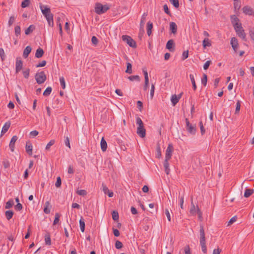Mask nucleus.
Returning a JSON list of instances; mask_svg holds the SVG:
<instances>
[{
    "label": "nucleus",
    "mask_w": 254,
    "mask_h": 254,
    "mask_svg": "<svg viewBox=\"0 0 254 254\" xmlns=\"http://www.w3.org/2000/svg\"><path fill=\"white\" fill-rule=\"evenodd\" d=\"M52 91V88L51 87H48L43 93V95L45 96H49Z\"/></svg>",
    "instance_id": "nucleus-43"
},
{
    "label": "nucleus",
    "mask_w": 254,
    "mask_h": 254,
    "mask_svg": "<svg viewBox=\"0 0 254 254\" xmlns=\"http://www.w3.org/2000/svg\"><path fill=\"white\" fill-rule=\"evenodd\" d=\"M153 28V24L150 22H148L147 24V33L149 36L152 33V29Z\"/></svg>",
    "instance_id": "nucleus-26"
},
{
    "label": "nucleus",
    "mask_w": 254,
    "mask_h": 254,
    "mask_svg": "<svg viewBox=\"0 0 254 254\" xmlns=\"http://www.w3.org/2000/svg\"><path fill=\"white\" fill-rule=\"evenodd\" d=\"M181 97V94L179 95L178 96L175 94L172 96L171 102L173 106H175L178 103Z\"/></svg>",
    "instance_id": "nucleus-18"
},
{
    "label": "nucleus",
    "mask_w": 254,
    "mask_h": 254,
    "mask_svg": "<svg viewBox=\"0 0 254 254\" xmlns=\"http://www.w3.org/2000/svg\"><path fill=\"white\" fill-rule=\"evenodd\" d=\"M32 48L30 46H27L24 50L23 57L24 58H27L29 54L31 52Z\"/></svg>",
    "instance_id": "nucleus-20"
},
{
    "label": "nucleus",
    "mask_w": 254,
    "mask_h": 254,
    "mask_svg": "<svg viewBox=\"0 0 254 254\" xmlns=\"http://www.w3.org/2000/svg\"><path fill=\"white\" fill-rule=\"evenodd\" d=\"M241 107V102L239 100H238L236 104V110H235V114H237L239 112Z\"/></svg>",
    "instance_id": "nucleus-59"
},
{
    "label": "nucleus",
    "mask_w": 254,
    "mask_h": 254,
    "mask_svg": "<svg viewBox=\"0 0 254 254\" xmlns=\"http://www.w3.org/2000/svg\"><path fill=\"white\" fill-rule=\"evenodd\" d=\"M234 5L235 9H239L241 7L240 1L238 0H234Z\"/></svg>",
    "instance_id": "nucleus-48"
},
{
    "label": "nucleus",
    "mask_w": 254,
    "mask_h": 254,
    "mask_svg": "<svg viewBox=\"0 0 254 254\" xmlns=\"http://www.w3.org/2000/svg\"><path fill=\"white\" fill-rule=\"evenodd\" d=\"M190 79L191 80V83L192 85V88H193V90L195 91L196 89V85L195 83L194 76L192 74H190Z\"/></svg>",
    "instance_id": "nucleus-30"
},
{
    "label": "nucleus",
    "mask_w": 254,
    "mask_h": 254,
    "mask_svg": "<svg viewBox=\"0 0 254 254\" xmlns=\"http://www.w3.org/2000/svg\"><path fill=\"white\" fill-rule=\"evenodd\" d=\"M55 142V140H51L47 144L46 146V150H49L51 146L54 144Z\"/></svg>",
    "instance_id": "nucleus-52"
},
{
    "label": "nucleus",
    "mask_w": 254,
    "mask_h": 254,
    "mask_svg": "<svg viewBox=\"0 0 254 254\" xmlns=\"http://www.w3.org/2000/svg\"><path fill=\"white\" fill-rule=\"evenodd\" d=\"M35 26L34 25H31L25 30V34L27 35H29L35 30Z\"/></svg>",
    "instance_id": "nucleus-24"
},
{
    "label": "nucleus",
    "mask_w": 254,
    "mask_h": 254,
    "mask_svg": "<svg viewBox=\"0 0 254 254\" xmlns=\"http://www.w3.org/2000/svg\"><path fill=\"white\" fill-rule=\"evenodd\" d=\"M52 205L49 201H47L44 204V212L46 214H49L51 212Z\"/></svg>",
    "instance_id": "nucleus-15"
},
{
    "label": "nucleus",
    "mask_w": 254,
    "mask_h": 254,
    "mask_svg": "<svg viewBox=\"0 0 254 254\" xmlns=\"http://www.w3.org/2000/svg\"><path fill=\"white\" fill-rule=\"evenodd\" d=\"M79 225L81 232H84L85 231V222L84 219L82 217L79 220Z\"/></svg>",
    "instance_id": "nucleus-33"
},
{
    "label": "nucleus",
    "mask_w": 254,
    "mask_h": 254,
    "mask_svg": "<svg viewBox=\"0 0 254 254\" xmlns=\"http://www.w3.org/2000/svg\"><path fill=\"white\" fill-rule=\"evenodd\" d=\"M15 19V17L13 15L11 16L8 22V24L9 26H11L13 23Z\"/></svg>",
    "instance_id": "nucleus-58"
},
{
    "label": "nucleus",
    "mask_w": 254,
    "mask_h": 254,
    "mask_svg": "<svg viewBox=\"0 0 254 254\" xmlns=\"http://www.w3.org/2000/svg\"><path fill=\"white\" fill-rule=\"evenodd\" d=\"M15 34L16 36H18L21 33V28L20 26L17 25L14 28Z\"/></svg>",
    "instance_id": "nucleus-45"
},
{
    "label": "nucleus",
    "mask_w": 254,
    "mask_h": 254,
    "mask_svg": "<svg viewBox=\"0 0 254 254\" xmlns=\"http://www.w3.org/2000/svg\"><path fill=\"white\" fill-rule=\"evenodd\" d=\"M237 219V217L236 216H234V217H233L232 218H231V219L228 222L227 226H229L231 225H232L233 223H234L236 221Z\"/></svg>",
    "instance_id": "nucleus-56"
},
{
    "label": "nucleus",
    "mask_w": 254,
    "mask_h": 254,
    "mask_svg": "<svg viewBox=\"0 0 254 254\" xmlns=\"http://www.w3.org/2000/svg\"><path fill=\"white\" fill-rule=\"evenodd\" d=\"M17 136L16 135H14L12 136V137L11 139V140L10 141L9 146V148L12 152L14 151V144L16 142V141L17 140Z\"/></svg>",
    "instance_id": "nucleus-14"
},
{
    "label": "nucleus",
    "mask_w": 254,
    "mask_h": 254,
    "mask_svg": "<svg viewBox=\"0 0 254 254\" xmlns=\"http://www.w3.org/2000/svg\"><path fill=\"white\" fill-rule=\"evenodd\" d=\"M254 192L253 189H246L244 193V196L245 197H248L251 196Z\"/></svg>",
    "instance_id": "nucleus-35"
},
{
    "label": "nucleus",
    "mask_w": 254,
    "mask_h": 254,
    "mask_svg": "<svg viewBox=\"0 0 254 254\" xmlns=\"http://www.w3.org/2000/svg\"><path fill=\"white\" fill-rule=\"evenodd\" d=\"M242 10L243 12L246 15H254V12L253 11V9L249 6H244Z\"/></svg>",
    "instance_id": "nucleus-12"
},
{
    "label": "nucleus",
    "mask_w": 254,
    "mask_h": 254,
    "mask_svg": "<svg viewBox=\"0 0 254 254\" xmlns=\"http://www.w3.org/2000/svg\"><path fill=\"white\" fill-rule=\"evenodd\" d=\"M163 165L165 168V171L166 173L168 175L170 173V168H169V160H165Z\"/></svg>",
    "instance_id": "nucleus-25"
},
{
    "label": "nucleus",
    "mask_w": 254,
    "mask_h": 254,
    "mask_svg": "<svg viewBox=\"0 0 254 254\" xmlns=\"http://www.w3.org/2000/svg\"><path fill=\"white\" fill-rule=\"evenodd\" d=\"M231 44L234 51L235 52H237L239 45L237 39L235 37L232 38L231 40Z\"/></svg>",
    "instance_id": "nucleus-11"
},
{
    "label": "nucleus",
    "mask_w": 254,
    "mask_h": 254,
    "mask_svg": "<svg viewBox=\"0 0 254 254\" xmlns=\"http://www.w3.org/2000/svg\"><path fill=\"white\" fill-rule=\"evenodd\" d=\"M112 218L114 221L119 220V214L117 211H113L112 213Z\"/></svg>",
    "instance_id": "nucleus-41"
},
{
    "label": "nucleus",
    "mask_w": 254,
    "mask_h": 254,
    "mask_svg": "<svg viewBox=\"0 0 254 254\" xmlns=\"http://www.w3.org/2000/svg\"><path fill=\"white\" fill-rule=\"evenodd\" d=\"M60 217H61V215L59 213H56L55 214V219L54 220L53 224V225H55L59 222Z\"/></svg>",
    "instance_id": "nucleus-38"
},
{
    "label": "nucleus",
    "mask_w": 254,
    "mask_h": 254,
    "mask_svg": "<svg viewBox=\"0 0 254 254\" xmlns=\"http://www.w3.org/2000/svg\"><path fill=\"white\" fill-rule=\"evenodd\" d=\"M231 20L234 28L237 26H240V25L242 24L240 22L239 19L235 15H232L231 16Z\"/></svg>",
    "instance_id": "nucleus-9"
},
{
    "label": "nucleus",
    "mask_w": 254,
    "mask_h": 254,
    "mask_svg": "<svg viewBox=\"0 0 254 254\" xmlns=\"http://www.w3.org/2000/svg\"><path fill=\"white\" fill-rule=\"evenodd\" d=\"M188 56H189V51L187 50V51H184V52L183 53V54H182V59L183 60H185V59H186L187 58H188Z\"/></svg>",
    "instance_id": "nucleus-62"
},
{
    "label": "nucleus",
    "mask_w": 254,
    "mask_h": 254,
    "mask_svg": "<svg viewBox=\"0 0 254 254\" xmlns=\"http://www.w3.org/2000/svg\"><path fill=\"white\" fill-rule=\"evenodd\" d=\"M211 63V61H207L203 65V68L204 70H206L208 68L210 64Z\"/></svg>",
    "instance_id": "nucleus-64"
},
{
    "label": "nucleus",
    "mask_w": 254,
    "mask_h": 254,
    "mask_svg": "<svg viewBox=\"0 0 254 254\" xmlns=\"http://www.w3.org/2000/svg\"><path fill=\"white\" fill-rule=\"evenodd\" d=\"M123 245L122 243L119 241H117L115 243V247L117 249H120L122 248Z\"/></svg>",
    "instance_id": "nucleus-53"
},
{
    "label": "nucleus",
    "mask_w": 254,
    "mask_h": 254,
    "mask_svg": "<svg viewBox=\"0 0 254 254\" xmlns=\"http://www.w3.org/2000/svg\"><path fill=\"white\" fill-rule=\"evenodd\" d=\"M36 82L39 84L43 83L46 80V75L44 71L37 72L35 76Z\"/></svg>",
    "instance_id": "nucleus-2"
},
{
    "label": "nucleus",
    "mask_w": 254,
    "mask_h": 254,
    "mask_svg": "<svg viewBox=\"0 0 254 254\" xmlns=\"http://www.w3.org/2000/svg\"><path fill=\"white\" fill-rule=\"evenodd\" d=\"M14 204V202L12 199L9 200L5 204V208L9 209L12 207Z\"/></svg>",
    "instance_id": "nucleus-36"
},
{
    "label": "nucleus",
    "mask_w": 254,
    "mask_h": 254,
    "mask_svg": "<svg viewBox=\"0 0 254 254\" xmlns=\"http://www.w3.org/2000/svg\"><path fill=\"white\" fill-rule=\"evenodd\" d=\"M136 133L140 137H144L146 135V130L144 126L138 127H137Z\"/></svg>",
    "instance_id": "nucleus-8"
},
{
    "label": "nucleus",
    "mask_w": 254,
    "mask_h": 254,
    "mask_svg": "<svg viewBox=\"0 0 254 254\" xmlns=\"http://www.w3.org/2000/svg\"><path fill=\"white\" fill-rule=\"evenodd\" d=\"M10 123L9 122H6L4 126L2 127V130H1V134L2 133H5L9 129L10 127Z\"/></svg>",
    "instance_id": "nucleus-28"
},
{
    "label": "nucleus",
    "mask_w": 254,
    "mask_h": 254,
    "mask_svg": "<svg viewBox=\"0 0 254 254\" xmlns=\"http://www.w3.org/2000/svg\"><path fill=\"white\" fill-rule=\"evenodd\" d=\"M23 66V63L21 60H19L18 59H16V63H15V71L16 73L19 72Z\"/></svg>",
    "instance_id": "nucleus-13"
},
{
    "label": "nucleus",
    "mask_w": 254,
    "mask_h": 254,
    "mask_svg": "<svg viewBox=\"0 0 254 254\" xmlns=\"http://www.w3.org/2000/svg\"><path fill=\"white\" fill-rule=\"evenodd\" d=\"M60 82L62 88L64 89L65 88V83L64 77L62 76L60 78Z\"/></svg>",
    "instance_id": "nucleus-50"
},
{
    "label": "nucleus",
    "mask_w": 254,
    "mask_h": 254,
    "mask_svg": "<svg viewBox=\"0 0 254 254\" xmlns=\"http://www.w3.org/2000/svg\"><path fill=\"white\" fill-rule=\"evenodd\" d=\"M5 214L6 219L9 220L13 215V212L12 210H7L5 211Z\"/></svg>",
    "instance_id": "nucleus-32"
},
{
    "label": "nucleus",
    "mask_w": 254,
    "mask_h": 254,
    "mask_svg": "<svg viewBox=\"0 0 254 254\" xmlns=\"http://www.w3.org/2000/svg\"><path fill=\"white\" fill-rule=\"evenodd\" d=\"M110 9V6L107 5H103L101 3H96L95 6V11L98 14H102L105 13Z\"/></svg>",
    "instance_id": "nucleus-1"
},
{
    "label": "nucleus",
    "mask_w": 254,
    "mask_h": 254,
    "mask_svg": "<svg viewBox=\"0 0 254 254\" xmlns=\"http://www.w3.org/2000/svg\"><path fill=\"white\" fill-rule=\"evenodd\" d=\"M126 72L129 74H131L132 72V65L130 63H127V69L126 70Z\"/></svg>",
    "instance_id": "nucleus-37"
},
{
    "label": "nucleus",
    "mask_w": 254,
    "mask_h": 254,
    "mask_svg": "<svg viewBox=\"0 0 254 254\" xmlns=\"http://www.w3.org/2000/svg\"><path fill=\"white\" fill-rule=\"evenodd\" d=\"M163 9H164V10L166 14H167L169 16H171V13L169 9L168 5L166 4L164 5Z\"/></svg>",
    "instance_id": "nucleus-54"
},
{
    "label": "nucleus",
    "mask_w": 254,
    "mask_h": 254,
    "mask_svg": "<svg viewBox=\"0 0 254 254\" xmlns=\"http://www.w3.org/2000/svg\"><path fill=\"white\" fill-rule=\"evenodd\" d=\"M170 2L175 8H178L179 6V0H169Z\"/></svg>",
    "instance_id": "nucleus-49"
},
{
    "label": "nucleus",
    "mask_w": 254,
    "mask_h": 254,
    "mask_svg": "<svg viewBox=\"0 0 254 254\" xmlns=\"http://www.w3.org/2000/svg\"><path fill=\"white\" fill-rule=\"evenodd\" d=\"M207 82V76L206 74H203V77L201 79V83L203 84L204 86H206Z\"/></svg>",
    "instance_id": "nucleus-46"
},
{
    "label": "nucleus",
    "mask_w": 254,
    "mask_h": 254,
    "mask_svg": "<svg viewBox=\"0 0 254 254\" xmlns=\"http://www.w3.org/2000/svg\"><path fill=\"white\" fill-rule=\"evenodd\" d=\"M197 209L196 210L195 205L193 204L192 200L191 202V207L190 210V213L192 215H195L196 214Z\"/></svg>",
    "instance_id": "nucleus-27"
},
{
    "label": "nucleus",
    "mask_w": 254,
    "mask_h": 254,
    "mask_svg": "<svg viewBox=\"0 0 254 254\" xmlns=\"http://www.w3.org/2000/svg\"><path fill=\"white\" fill-rule=\"evenodd\" d=\"M45 244L47 245L50 246L51 245V240L50 234L49 233H47L45 236Z\"/></svg>",
    "instance_id": "nucleus-29"
},
{
    "label": "nucleus",
    "mask_w": 254,
    "mask_h": 254,
    "mask_svg": "<svg viewBox=\"0 0 254 254\" xmlns=\"http://www.w3.org/2000/svg\"><path fill=\"white\" fill-rule=\"evenodd\" d=\"M40 7L42 11L43 14L46 18L49 17L51 15H53L51 12V9L47 6H44L42 4H40Z\"/></svg>",
    "instance_id": "nucleus-6"
},
{
    "label": "nucleus",
    "mask_w": 254,
    "mask_h": 254,
    "mask_svg": "<svg viewBox=\"0 0 254 254\" xmlns=\"http://www.w3.org/2000/svg\"><path fill=\"white\" fill-rule=\"evenodd\" d=\"M185 121L186 123V129L191 134H194L196 132L195 126L190 124L188 119L186 118Z\"/></svg>",
    "instance_id": "nucleus-5"
},
{
    "label": "nucleus",
    "mask_w": 254,
    "mask_h": 254,
    "mask_svg": "<svg viewBox=\"0 0 254 254\" xmlns=\"http://www.w3.org/2000/svg\"><path fill=\"white\" fill-rule=\"evenodd\" d=\"M128 79L130 81L136 80L137 81H140V77L138 75H131L128 77Z\"/></svg>",
    "instance_id": "nucleus-44"
},
{
    "label": "nucleus",
    "mask_w": 254,
    "mask_h": 254,
    "mask_svg": "<svg viewBox=\"0 0 254 254\" xmlns=\"http://www.w3.org/2000/svg\"><path fill=\"white\" fill-rule=\"evenodd\" d=\"M234 29L238 36L246 41L247 40L246 34L242 26V24L240 25V26H237L236 27H234Z\"/></svg>",
    "instance_id": "nucleus-4"
},
{
    "label": "nucleus",
    "mask_w": 254,
    "mask_h": 254,
    "mask_svg": "<svg viewBox=\"0 0 254 254\" xmlns=\"http://www.w3.org/2000/svg\"><path fill=\"white\" fill-rule=\"evenodd\" d=\"M0 56L2 61H3L5 59V54L3 49L1 48H0Z\"/></svg>",
    "instance_id": "nucleus-61"
},
{
    "label": "nucleus",
    "mask_w": 254,
    "mask_h": 254,
    "mask_svg": "<svg viewBox=\"0 0 254 254\" xmlns=\"http://www.w3.org/2000/svg\"><path fill=\"white\" fill-rule=\"evenodd\" d=\"M202 45L204 48H206V47H210L211 45L210 40L208 38H205L203 40Z\"/></svg>",
    "instance_id": "nucleus-34"
},
{
    "label": "nucleus",
    "mask_w": 254,
    "mask_h": 254,
    "mask_svg": "<svg viewBox=\"0 0 254 254\" xmlns=\"http://www.w3.org/2000/svg\"><path fill=\"white\" fill-rule=\"evenodd\" d=\"M184 252L185 254H191L190 248L189 245H187L185 247Z\"/></svg>",
    "instance_id": "nucleus-63"
},
{
    "label": "nucleus",
    "mask_w": 254,
    "mask_h": 254,
    "mask_svg": "<svg viewBox=\"0 0 254 254\" xmlns=\"http://www.w3.org/2000/svg\"><path fill=\"white\" fill-rule=\"evenodd\" d=\"M103 191L105 194H108L109 197H112L113 196V192L110 191L108 188L104 184H102Z\"/></svg>",
    "instance_id": "nucleus-17"
},
{
    "label": "nucleus",
    "mask_w": 254,
    "mask_h": 254,
    "mask_svg": "<svg viewBox=\"0 0 254 254\" xmlns=\"http://www.w3.org/2000/svg\"><path fill=\"white\" fill-rule=\"evenodd\" d=\"M170 29L172 33L173 34H175L177 31V24L174 22H171L170 23Z\"/></svg>",
    "instance_id": "nucleus-21"
},
{
    "label": "nucleus",
    "mask_w": 254,
    "mask_h": 254,
    "mask_svg": "<svg viewBox=\"0 0 254 254\" xmlns=\"http://www.w3.org/2000/svg\"><path fill=\"white\" fill-rule=\"evenodd\" d=\"M200 242H205V232L202 225H200Z\"/></svg>",
    "instance_id": "nucleus-16"
},
{
    "label": "nucleus",
    "mask_w": 254,
    "mask_h": 254,
    "mask_svg": "<svg viewBox=\"0 0 254 254\" xmlns=\"http://www.w3.org/2000/svg\"><path fill=\"white\" fill-rule=\"evenodd\" d=\"M62 181L60 177H58L57 179V181L55 183V186L57 188H60L61 186Z\"/></svg>",
    "instance_id": "nucleus-57"
},
{
    "label": "nucleus",
    "mask_w": 254,
    "mask_h": 254,
    "mask_svg": "<svg viewBox=\"0 0 254 254\" xmlns=\"http://www.w3.org/2000/svg\"><path fill=\"white\" fill-rule=\"evenodd\" d=\"M30 4V0H24L22 1V3H21V6L22 8H25V7L28 6Z\"/></svg>",
    "instance_id": "nucleus-42"
},
{
    "label": "nucleus",
    "mask_w": 254,
    "mask_h": 254,
    "mask_svg": "<svg viewBox=\"0 0 254 254\" xmlns=\"http://www.w3.org/2000/svg\"><path fill=\"white\" fill-rule=\"evenodd\" d=\"M44 54L43 50L41 48L37 49L35 53V57L37 58H41Z\"/></svg>",
    "instance_id": "nucleus-22"
},
{
    "label": "nucleus",
    "mask_w": 254,
    "mask_h": 254,
    "mask_svg": "<svg viewBox=\"0 0 254 254\" xmlns=\"http://www.w3.org/2000/svg\"><path fill=\"white\" fill-rule=\"evenodd\" d=\"M48 24L50 26L53 27L54 26L53 15H51L46 18Z\"/></svg>",
    "instance_id": "nucleus-40"
},
{
    "label": "nucleus",
    "mask_w": 254,
    "mask_h": 254,
    "mask_svg": "<svg viewBox=\"0 0 254 254\" xmlns=\"http://www.w3.org/2000/svg\"><path fill=\"white\" fill-rule=\"evenodd\" d=\"M174 150L173 146L172 144H169L167 148L165 153V159L170 160L172 155V152Z\"/></svg>",
    "instance_id": "nucleus-7"
},
{
    "label": "nucleus",
    "mask_w": 254,
    "mask_h": 254,
    "mask_svg": "<svg viewBox=\"0 0 254 254\" xmlns=\"http://www.w3.org/2000/svg\"><path fill=\"white\" fill-rule=\"evenodd\" d=\"M32 145L30 142H26L25 148L26 152L29 155L32 154Z\"/></svg>",
    "instance_id": "nucleus-19"
},
{
    "label": "nucleus",
    "mask_w": 254,
    "mask_h": 254,
    "mask_svg": "<svg viewBox=\"0 0 254 254\" xmlns=\"http://www.w3.org/2000/svg\"><path fill=\"white\" fill-rule=\"evenodd\" d=\"M122 38L123 41L126 42L130 47L134 48L136 47L135 41L130 36L127 35H123Z\"/></svg>",
    "instance_id": "nucleus-3"
},
{
    "label": "nucleus",
    "mask_w": 254,
    "mask_h": 254,
    "mask_svg": "<svg viewBox=\"0 0 254 254\" xmlns=\"http://www.w3.org/2000/svg\"><path fill=\"white\" fill-rule=\"evenodd\" d=\"M101 148L103 151H105L107 148V143L104 137H102L100 142Z\"/></svg>",
    "instance_id": "nucleus-23"
},
{
    "label": "nucleus",
    "mask_w": 254,
    "mask_h": 254,
    "mask_svg": "<svg viewBox=\"0 0 254 254\" xmlns=\"http://www.w3.org/2000/svg\"><path fill=\"white\" fill-rule=\"evenodd\" d=\"M147 15V13H144L143 14V15H142L141 19L140 20V26L141 28H143V27L144 26V23H145V22L146 20V17Z\"/></svg>",
    "instance_id": "nucleus-31"
},
{
    "label": "nucleus",
    "mask_w": 254,
    "mask_h": 254,
    "mask_svg": "<svg viewBox=\"0 0 254 254\" xmlns=\"http://www.w3.org/2000/svg\"><path fill=\"white\" fill-rule=\"evenodd\" d=\"M76 193L79 195L84 196L87 194V192L84 190H77L76 191Z\"/></svg>",
    "instance_id": "nucleus-51"
},
{
    "label": "nucleus",
    "mask_w": 254,
    "mask_h": 254,
    "mask_svg": "<svg viewBox=\"0 0 254 254\" xmlns=\"http://www.w3.org/2000/svg\"><path fill=\"white\" fill-rule=\"evenodd\" d=\"M175 45L174 40L170 39L167 42L166 48L170 52H174L175 50Z\"/></svg>",
    "instance_id": "nucleus-10"
},
{
    "label": "nucleus",
    "mask_w": 254,
    "mask_h": 254,
    "mask_svg": "<svg viewBox=\"0 0 254 254\" xmlns=\"http://www.w3.org/2000/svg\"><path fill=\"white\" fill-rule=\"evenodd\" d=\"M200 245L201 247L202 251L206 254L207 253V248L206 246V241L205 242H200Z\"/></svg>",
    "instance_id": "nucleus-39"
},
{
    "label": "nucleus",
    "mask_w": 254,
    "mask_h": 254,
    "mask_svg": "<svg viewBox=\"0 0 254 254\" xmlns=\"http://www.w3.org/2000/svg\"><path fill=\"white\" fill-rule=\"evenodd\" d=\"M161 151L160 145L158 144L156 148V157L160 158L161 157Z\"/></svg>",
    "instance_id": "nucleus-47"
},
{
    "label": "nucleus",
    "mask_w": 254,
    "mask_h": 254,
    "mask_svg": "<svg viewBox=\"0 0 254 254\" xmlns=\"http://www.w3.org/2000/svg\"><path fill=\"white\" fill-rule=\"evenodd\" d=\"M136 123L138 125V127L143 126V123L140 118L137 117L136 119Z\"/></svg>",
    "instance_id": "nucleus-55"
},
{
    "label": "nucleus",
    "mask_w": 254,
    "mask_h": 254,
    "mask_svg": "<svg viewBox=\"0 0 254 254\" xmlns=\"http://www.w3.org/2000/svg\"><path fill=\"white\" fill-rule=\"evenodd\" d=\"M30 69L29 68L26 69L25 70L23 71V76L25 78H28L29 76Z\"/></svg>",
    "instance_id": "nucleus-60"
}]
</instances>
